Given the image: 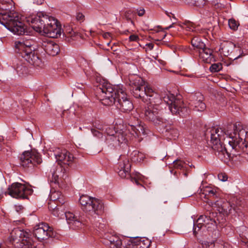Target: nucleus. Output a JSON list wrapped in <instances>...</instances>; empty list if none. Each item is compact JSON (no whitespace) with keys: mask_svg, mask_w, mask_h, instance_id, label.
I'll return each mask as SVG.
<instances>
[{"mask_svg":"<svg viewBox=\"0 0 248 248\" xmlns=\"http://www.w3.org/2000/svg\"><path fill=\"white\" fill-rule=\"evenodd\" d=\"M237 127L234 126V136L230 134L227 137V146L223 142L225 140L226 134L221 128L212 127L208 128L205 132V137L210 139L209 145L221 160L229 158L232 161H237L240 158V155L236 153L240 150L248 154V132L244 129H235Z\"/></svg>","mask_w":248,"mask_h":248,"instance_id":"1","label":"nucleus"},{"mask_svg":"<svg viewBox=\"0 0 248 248\" xmlns=\"http://www.w3.org/2000/svg\"><path fill=\"white\" fill-rule=\"evenodd\" d=\"M98 93L102 97V104L106 106L114 104L120 111L127 113L134 108L132 101L127 98L124 89L121 85H112L103 80L97 88Z\"/></svg>","mask_w":248,"mask_h":248,"instance_id":"2","label":"nucleus"},{"mask_svg":"<svg viewBox=\"0 0 248 248\" xmlns=\"http://www.w3.org/2000/svg\"><path fill=\"white\" fill-rule=\"evenodd\" d=\"M12 0H0V23L15 34L25 33L24 24L17 13L12 11Z\"/></svg>","mask_w":248,"mask_h":248,"instance_id":"3","label":"nucleus"},{"mask_svg":"<svg viewBox=\"0 0 248 248\" xmlns=\"http://www.w3.org/2000/svg\"><path fill=\"white\" fill-rule=\"evenodd\" d=\"M32 28L50 38H58L61 34V28L58 21L52 16L39 12L30 19Z\"/></svg>","mask_w":248,"mask_h":248,"instance_id":"4","label":"nucleus"},{"mask_svg":"<svg viewBox=\"0 0 248 248\" xmlns=\"http://www.w3.org/2000/svg\"><path fill=\"white\" fill-rule=\"evenodd\" d=\"M36 42L33 36L26 35L15 42L16 51L31 65L42 67L43 63L35 50Z\"/></svg>","mask_w":248,"mask_h":248,"instance_id":"5","label":"nucleus"},{"mask_svg":"<svg viewBox=\"0 0 248 248\" xmlns=\"http://www.w3.org/2000/svg\"><path fill=\"white\" fill-rule=\"evenodd\" d=\"M130 91L133 96L140 99L145 102L149 98H155L158 100L159 95L150 86H145L143 79L137 76H131L129 77Z\"/></svg>","mask_w":248,"mask_h":248,"instance_id":"6","label":"nucleus"},{"mask_svg":"<svg viewBox=\"0 0 248 248\" xmlns=\"http://www.w3.org/2000/svg\"><path fill=\"white\" fill-rule=\"evenodd\" d=\"M161 97L157 100L155 98H149V103H147L142 110V113L144 118L155 125H161L165 124L166 120L162 117V110L159 104Z\"/></svg>","mask_w":248,"mask_h":248,"instance_id":"7","label":"nucleus"},{"mask_svg":"<svg viewBox=\"0 0 248 248\" xmlns=\"http://www.w3.org/2000/svg\"><path fill=\"white\" fill-rule=\"evenodd\" d=\"M79 202L83 210L94 218L101 215L104 212L103 203L99 199L82 195L80 196Z\"/></svg>","mask_w":248,"mask_h":248,"instance_id":"8","label":"nucleus"},{"mask_svg":"<svg viewBox=\"0 0 248 248\" xmlns=\"http://www.w3.org/2000/svg\"><path fill=\"white\" fill-rule=\"evenodd\" d=\"M99 129L106 134V141L109 145L116 147L127 141L126 131L122 129L116 131L112 126L109 125H105Z\"/></svg>","mask_w":248,"mask_h":248,"instance_id":"9","label":"nucleus"},{"mask_svg":"<svg viewBox=\"0 0 248 248\" xmlns=\"http://www.w3.org/2000/svg\"><path fill=\"white\" fill-rule=\"evenodd\" d=\"M162 97L163 101L169 106V109L172 114L182 117L188 114L189 109L181 97H176L169 93L162 95Z\"/></svg>","mask_w":248,"mask_h":248,"instance_id":"10","label":"nucleus"},{"mask_svg":"<svg viewBox=\"0 0 248 248\" xmlns=\"http://www.w3.org/2000/svg\"><path fill=\"white\" fill-rule=\"evenodd\" d=\"M31 234L26 230L14 229L10 233L9 240L16 248H25L30 241Z\"/></svg>","mask_w":248,"mask_h":248,"instance_id":"11","label":"nucleus"},{"mask_svg":"<svg viewBox=\"0 0 248 248\" xmlns=\"http://www.w3.org/2000/svg\"><path fill=\"white\" fill-rule=\"evenodd\" d=\"M19 161L23 168H31L42 162L40 155L34 150L24 152L19 157Z\"/></svg>","mask_w":248,"mask_h":248,"instance_id":"12","label":"nucleus"},{"mask_svg":"<svg viewBox=\"0 0 248 248\" xmlns=\"http://www.w3.org/2000/svg\"><path fill=\"white\" fill-rule=\"evenodd\" d=\"M33 190L27 187L25 185L15 183L9 186L5 192V195L8 194L11 197L16 199H27L28 196L31 195Z\"/></svg>","mask_w":248,"mask_h":248,"instance_id":"13","label":"nucleus"},{"mask_svg":"<svg viewBox=\"0 0 248 248\" xmlns=\"http://www.w3.org/2000/svg\"><path fill=\"white\" fill-rule=\"evenodd\" d=\"M115 170L122 178H125L127 176H129L132 182L135 183L137 185L142 186L137 178L130 175L131 164L128 159L125 156L120 157L119 162L116 166Z\"/></svg>","mask_w":248,"mask_h":248,"instance_id":"14","label":"nucleus"},{"mask_svg":"<svg viewBox=\"0 0 248 248\" xmlns=\"http://www.w3.org/2000/svg\"><path fill=\"white\" fill-rule=\"evenodd\" d=\"M33 234L39 240H46L49 237H54L55 232L52 228L45 223L36 225L34 227Z\"/></svg>","mask_w":248,"mask_h":248,"instance_id":"15","label":"nucleus"},{"mask_svg":"<svg viewBox=\"0 0 248 248\" xmlns=\"http://www.w3.org/2000/svg\"><path fill=\"white\" fill-rule=\"evenodd\" d=\"M211 204L212 207L216 208L220 213L224 215H228L231 213L232 209L236 212H238L240 210L237 205L235 206L233 203H231L223 199H219L216 202H211Z\"/></svg>","mask_w":248,"mask_h":248,"instance_id":"16","label":"nucleus"},{"mask_svg":"<svg viewBox=\"0 0 248 248\" xmlns=\"http://www.w3.org/2000/svg\"><path fill=\"white\" fill-rule=\"evenodd\" d=\"M204 97L201 93L191 94L190 96V105L193 110L197 111H203L206 108L204 102Z\"/></svg>","mask_w":248,"mask_h":248,"instance_id":"17","label":"nucleus"},{"mask_svg":"<svg viewBox=\"0 0 248 248\" xmlns=\"http://www.w3.org/2000/svg\"><path fill=\"white\" fill-rule=\"evenodd\" d=\"M55 158L58 164L61 166V171L62 167H63V170L65 171V168L63 165L69 166L74 159L73 155L66 150L58 149L55 154Z\"/></svg>","mask_w":248,"mask_h":248,"instance_id":"18","label":"nucleus"},{"mask_svg":"<svg viewBox=\"0 0 248 248\" xmlns=\"http://www.w3.org/2000/svg\"><path fill=\"white\" fill-rule=\"evenodd\" d=\"M63 213L67 223L70 225L71 228L74 229H79L84 224L82 217H78L72 212L67 211L66 209H64Z\"/></svg>","mask_w":248,"mask_h":248,"instance_id":"19","label":"nucleus"},{"mask_svg":"<svg viewBox=\"0 0 248 248\" xmlns=\"http://www.w3.org/2000/svg\"><path fill=\"white\" fill-rule=\"evenodd\" d=\"M41 46L47 54L52 56L57 55L60 51L59 46L51 40H43Z\"/></svg>","mask_w":248,"mask_h":248,"instance_id":"20","label":"nucleus"},{"mask_svg":"<svg viewBox=\"0 0 248 248\" xmlns=\"http://www.w3.org/2000/svg\"><path fill=\"white\" fill-rule=\"evenodd\" d=\"M201 198L208 200L206 202L209 205L211 206V202H216L215 200L218 198L219 194L216 189L211 187H205L202 190Z\"/></svg>","mask_w":248,"mask_h":248,"instance_id":"21","label":"nucleus"},{"mask_svg":"<svg viewBox=\"0 0 248 248\" xmlns=\"http://www.w3.org/2000/svg\"><path fill=\"white\" fill-rule=\"evenodd\" d=\"M213 51L212 49L207 47L206 46L199 52V56L201 59L206 63H211L214 61V58L213 55Z\"/></svg>","mask_w":248,"mask_h":248,"instance_id":"22","label":"nucleus"},{"mask_svg":"<svg viewBox=\"0 0 248 248\" xmlns=\"http://www.w3.org/2000/svg\"><path fill=\"white\" fill-rule=\"evenodd\" d=\"M127 129L134 137H139L141 134H147L143 126L139 124V122H137V124H129Z\"/></svg>","mask_w":248,"mask_h":248,"instance_id":"23","label":"nucleus"},{"mask_svg":"<svg viewBox=\"0 0 248 248\" xmlns=\"http://www.w3.org/2000/svg\"><path fill=\"white\" fill-rule=\"evenodd\" d=\"M107 244L111 248H121L122 245V240L116 235H110L108 236Z\"/></svg>","mask_w":248,"mask_h":248,"instance_id":"24","label":"nucleus"},{"mask_svg":"<svg viewBox=\"0 0 248 248\" xmlns=\"http://www.w3.org/2000/svg\"><path fill=\"white\" fill-rule=\"evenodd\" d=\"M68 205L67 203L64 204H61L59 205L57 204V206L53 207L51 204H49L48 208L50 210L52 211V214L55 217H61L63 215L64 209H65L66 207H68Z\"/></svg>","mask_w":248,"mask_h":248,"instance_id":"25","label":"nucleus"},{"mask_svg":"<svg viewBox=\"0 0 248 248\" xmlns=\"http://www.w3.org/2000/svg\"><path fill=\"white\" fill-rule=\"evenodd\" d=\"M235 48V45L232 42H227L222 45L219 49L221 53L226 56H231L233 49Z\"/></svg>","mask_w":248,"mask_h":248,"instance_id":"26","label":"nucleus"},{"mask_svg":"<svg viewBox=\"0 0 248 248\" xmlns=\"http://www.w3.org/2000/svg\"><path fill=\"white\" fill-rule=\"evenodd\" d=\"M49 197L50 200L54 202L55 201L57 204H64L67 203L64 202L63 196L61 192L59 191H51Z\"/></svg>","mask_w":248,"mask_h":248,"instance_id":"27","label":"nucleus"},{"mask_svg":"<svg viewBox=\"0 0 248 248\" xmlns=\"http://www.w3.org/2000/svg\"><path fill=\"white\" fill-rule=\"evenodd\" d=\"M206 215H201L198 218L196 221L197 224L194 222H193V234L195 236L196 235L197 232L202 227H205V220L206 219Z\"/></svg>","mask_w":248,"mask_h":248,"instance_id":"28","label":"nucleus"},{"mask_svg":"<svg viewBox=\"0 0 248 248\" xmlns=\"http://www.w3.org/2000/svg\"><path fill=\"white\" fill-rule=\"evenodd\" d=\"M165 135L169 137L170 139L176 140L179 135V132L177 129L173 126H166Z\"/></svg>","mask_w":248,"mask_h":248,"instance_id":"29","label":"nucleus"},{"mask_svg":"<svg viewBox=\"0 0 248 248\" xmlns=\"http://www.w3.org/2000/svg\"><path fill=\"white\" fill-rule=\"evenodd\" d=\"M134 239L137 248H149L151 244V241L145 237H137Z\"/></svg>","mask_w":248,"mask_h":248,"instance_id":"30","label":"nucleus"},{"mask_svg":"<svg viewBox=\"0 0 248 248\" xmlns=\"http://www.w3.org/2000/svg\"><path fill=\"white\" fill-rule=\"evenodd\" d=\"M185 4L193 7H203L206 4V0H180Z\"/></svg>","mask_w":248,"mask_h":248,"instance_id":"31","label":"nucleus"},{"mask_svg":"<svg viewBox=\"0 0 248 248\" xmlns=\"http://www.w3.org/2000/svg\"><path fill=\"white\" fill-rule=\"evenodd\" d=\"M191 43L192 46L195 50L199 52L202 48H204L205 45L202 41L201 39L198 37H193L191 41Z\"/></svg>","mask_w":248,"mask_h":248,"instance_id":"32","label":"nucleus"},{"mask_svg":"<svg viewBox=\"0 0 248 248\" xmlns=\"http://www.w3.org/2000/svg\"><path fill=\"white\" fill-rule=\"evenodd\" d=\"M145 158V155L139 151H134L131 154V159L134 162H140Z\"/></svg>","mask_w":248,"mask_h":248,"instance_id":"33","label":"nucleus"},{"mask_svg":"<svg viewBox=\"0 0 248 248\" xmlns=\"http://www.w3.org/2000/svg\"><path fill=\"white\" fill-rule=\"evenodd\" d=\"M59 176L60 175L57 174V171L53 172L52 174V178L50 181L51 182L58 184L59 186H62V179H64L65 178L63 177H65V178H66L67 176L63 173L62 176V179L61 177L59 178Z\"/></svg>","mask_w":248,"mask_h":248,"instance_id":"34","label":"nucleus"},{"mask_svg":"<svg viewBox=\"0 0 248 248\" xmlns=\"http://www.w3.org/2000/svg\"><path fill=\"white\" fill-rule=\"evenodd\" d=\"M203 248H231L219 243H209L205 242L202 244Z\"/></svg>","mask_w":248,"mask_h":248,"instance_id":"35","label":"nucleus"},{"mask_svg":"<svg viewBox=\"0 0 248 248\" xmlns=\"http://www.w3.org/2000/svg\"><path fill=\"white\" fill-rule=\"evenodd\" d=\"M228 25L229 28L233 30L236 31L239 26V23L234 18H232L228 20Z\"/></svg>","mask_w":248,"mask_h":248,"instance_id":"36","label":"nucleus"},{"mask_svg":"<svg viewBox=\"0 0 248 248\" xmlns=\"http://www.w3.org/2000/svg\"><path fill=\"white\" fill-rule=\"evenodd\" d=\"M240 237L241 238L242 242L248 245V229L246 227H244L243 232L240 234Z\"/></svg>","mask_w":248,"mask_h":248,"instance_id":"37","label":"nucleus"},{"mask_svg":"<svg viewBox=\"0 0 248 248\" xmlns=\"http://www.w3.org/2000/svg\"><path fill=\"white\" fill-rule=\"evenodd\" d=\"M186 163L180 159H177L173 161V167L177 169H184Z\"/></svg>","mask_w":248,"mask_h":248,"instance_id":"38","label":"nucleus"},{"mask_svg":"<svg viewBox=\"0 0 248 248\" xmlns=\"http://www.w3.org/2000/svg\"><path fill=\"white\" fill-rule=\"evenodd\" d=\"M222 69V64L220 62L212 64L210 67V70L211 72H218Z\"/></svg>","mask_w":248,"mask_h":248,"instance_id":"39","label":"nucleus"},{"mask_svg":"<svg viewBox=\"0 0 248 248\" xmlns=\"http://www.w3.org/2000/svg\"><path fill=\"white\" fill-rule=\"evenodd\" d=\"M212 214V216H214V213H210V216H208L206 215V219H204L205 220V227H206L207 225H214V224L216 223L215 220L211 218V215Z\"/></svg>","mask_w":248,"mask_h":248,"instance_id":"40","label":"nucleus"},{"mask_svg":"<svg viewBox=\"0 0 248 248\" xmlns=\"http://www.w3.org/2000/svg\"><path fill=\"white\" fill-rule=\"evenodd\" d=\"M25 248H46V247L44 244L42 243L38 244L35 246L31 239L30 241L28 242V243L27 244V246H25Z\"/></svg>","mask_w":248,"mask_h":248,"instance_id":"41","label":"nucleus"},{"mask_svg":"<svg viewBox=\"0 0 248 248\" xmlns=\"http://www.w3.org/2000/svg\"><path fill=\"white\" fill-rule=\"evenodd\" d=\"M212 5L217 10H220L224 7V4L221 3L218 0H212Z\"/></svg>","mask_w":248,"mask_h":248,"instance_id":"42","label":"nucleus"},{"mask_svg":"<svg viewBox=\"0 0 248 248\" xmlns=\"http://www.w3.org/2000/svg\"><path fill=\"white\" fill-rule=\"evenodd\" d=\"M66 32L67 35H68V37H71L73 40L74 39V38L76 37V36L78 35V34L73 31L72 29H71L70 27L66 29Z\"/></svg>","mask_w":248,"mask_h":248,"instance_id":"43","label":"nucleus"},{"mask_svg":"<svg viewBox=\"0 0 248 248\" xmlns=\"http://www.w3.org/2000/svg\"><path fill=\"white\" fill-rule=\"evenodd\" d=\"M124 248H137L134 239L128 241L124 246Z\"/></svg>","mask_w":248,"mask_h":248,"instance_id":"44","label":"nucleus"},{"mask_svg":"<svg viewBox=\"0 0 248 248\" xmlns=\"http://www.w3.org/2000/svg\"><path fill=\"white\" fill-rule=\"evenodd\" d=\"M78 62L80 63V66H86L88 65V62L82 57H79L78 58Z\"/></svg>","mask_w":248,"mask_h":248,"instance_id":"45","label":"nucleus"},{"mask_svg":"<svg viewBox=\"0 0 248 248\" xmlns=\"http://www.w3.org/2000/svg\"><path fill=\"white\" fill-rule=\"evenodd\" d=\"M91 131L94 136H96L98 138H100L102 137L103 132H102V131L101 130L100 131L95 129H92Z\"/></svg>","mask_w":248,"mask_h":248,"instance_id":"46","label":"nucleus"},{"mask_svg":"<svg viewBox=\"0 0 248 248\" xmlns=\"http://www.w3.org/2000/svg\"><path fill=\"white\" fill-rule=\"evenodd\" d=\"M76 19L78 21L81 22L84 20L85 16L82 13H78L76 16Z\"/></svg>","mask_w":248,"mask_h":248,"instance_id":"47","label":"nucleus"},{"mask_svg":"<svg viewBox=\"0 0 248 248\" xmlns=\"http://www.w3.org/2000/svg\"><path fill=\"white\" fill-rule=\"evenodd\" d=\"M218 178L219 180L221 181L225 182L227 180L228 177L225 173H219L218 175Z\"/></svg>","mask_w":248,"mask_h":248,"instance_id":"48","label":"nucleus"},{"mask_svg":"<svg viewBox=\"0 0 248 248\" xmlns=\"http://www.w3.org/2000/svg\"><path fill=\"white\" fill-rule=\"evenodd\" d=\"M129 39L130 41L138 42L140 40V38L137 35L132 34L129 37Z\"/></svg>","mask_w":248,"mask_h":248,"instance_id":"49","label":"nucleus"},{"mask_svg":"<svg viewBox=\"0 0 248 248\" xmlns=\"http://www.w3.org/2000/svg\"><path fill=\"white\" fill-rule=\"evenodd\" d=\"M136 13H137L139 16H141L144 15L145 10L143 8L138 9L136 10Z\"/></svg>","mask_w":248,"mask_h":248,"instance_id":"50","label":"nucleus"},{"mask_svg":"<svg viewBox=\"0 0 248 248\" xmlns=\"http://www.w3.org/2000/svg\"><path fill=\"white\" fill-rule=\"evenodd\" d=\"M15 210H16V211L18 213H19L20 212H21V211H22V210L23 209V207L22 205H15Z\"/></svg>","mask_w":248,"mask_h":248,"instance_id":"51","label":"nucleus"},{"mask_svg":"<svg viewBox=\"0 0 248 248\" xmlns=\"http://www.w3.org/2000/svg\"><path fill=\"white\" fill-rule=\"evenodd\" d=\"M43 2V0H33V2L37 5H40Z\"/></svg>","mask_w":248,"mask_h":248,"instance_id":"52","label":"nucleus"},{"mask_svg":"<svg viewBox=\"0 0 248 248\" xmlns=\"http://www.w3.org/2000/svg\"><path fill=\"white\" fill-rule=\"evenodd\" d=\"M4 141V138L2 136H0V150L2 149V143Z\"/></svg>","mask_w":248,"mask_h":248,"instance_id":"53","label":"nucleus"},{"mask_svg":"<svg viewBox=\"0 0 248 248\" xmlns=\"http://www.w3.org/2000/svg\"><path fill=\"white\" fill-rule=\"evenodd\" d=\"M192 248H201L200 245L198 243H194L192 245Z\"/></svg>","mask_w":248,"mask_h":248,"instance_id":"54","label":"nucleus"},{"mask_svg":"<svg viewBox=\"0 0 248 248\" xmlns=\"http://www.w3.org/2000/svg\"><path fill=\"white\" fill-rule=\"evenodd\" d=\"M106 227L105 225L104 224H102L101 223H99L98 227V228L100 230H103L104 228Z\"/></svg>","mask_w":248,"mask_h":248,"instance_id":"55","label":"nucleus"},{"mask_svg":"<svg viewBox=\"0 0 248 248\" xmlns=\"http://www.w3.org/2000/svg\"><path fill=\"white\" fill-rule=\"evenodd\" d=\"M150 49H152L154 47V44L152 43H149L146 45Z\"/></svg>","mask_w":248,"mask_h":248,"instance_id":"56","label":"nucleus"},{"mask_svg":"<svg viewBox=\"0 0 248 248\" xmlns=\"http://www.w3.org/2000/svg\"><path fill=\"white\" fill-rule=\"evenodd\" d=\"M174 24V23H172L170 26H169V27H167L166 28H165V30H169V29L171 28H172L173 27V25Z\"/></svg>","mask_w":248,"mask_h":248,"instance_id":"57","label":"nucleus"},{"mask_svg":"<svg viewBox=\"0 0 248 248\" xmlns=\"http://www.w3.org/2000/svg\"><path fill=\"white\" fill-rule=\"evenodd\" d=\"M109 33H108V32H107V33L104 34V37H107L108 36H109Z\"/></svg>","mask_w":248,"mask_h":248,"instance_id":"58","label":"nucleus"},{"mask_svg":"<svg viewBox=\"0 0 248 248\" xmlns=\"http://www.w3.org/2000/svg\"><path fill=\"white\" fill-rule=\"evenodd\" d=\"M184 176L185 177H187V173L186 172H184Z\"/></svg>","mask_w":248,"mask_h":248,"instance_id":"59","label":"nucleus"},{"mask_svg":"<svg viewBox=\"0 0 248 248\" xmlns=\"http://www.w3.org/2000/svg\"><path fill=\"white\" fill-rule=\"evenodd\" d=\"M79 129L80 130H82V128L81 127H80Z\"/></svg>","mask_w":248,"mask_h":248,"instance_id":"60","label":"nucleus"},{"mask_svg":"<svg viewBox=\"0 0 248 248\" xmlns=\"http://www.w3.org/2000/svg\"><path fill=\"white\" fill-rule=\"evenodd\" d=\"M239 57V56H238V57H236L234 58V59H236L238 58Z\"/></svg>","mask_w":248,"mask_h":248,"instance_id":"61","label":"nucleus"},{"mask_svg":"<svg viewBox=\"0 0 248 248\" xmlns=\"http://www.w3.org/2000/svg\"><path fill=\"white\" fill-rule=\"evenodd\" d=\"M176 172H174V175H176Z\"/></svg>","mask_w":248,"mask_h":248,"instance_id":"62","label":"nucleus"},{"mask_svg":"<svg viewBox=\"0 0 248 248\" xmlns=\"http://www.w3.org/2000/svg\"><path fill=\"white\" fill-rule=\"evenodd\" d=\"M0 248H1V244H0Z\"/></svg>","mask_w":248,"mask_h":248,"instance_id":"63","label":"nucleus"},{"mask_svg":"<svg viewBox=\"0 0 248 248\" xmlns=\"http://www.w3.org/2000/svg\"><path fill=\"white\" fill-rule=\"evenodd\" d=\"M168 16L170 17V15H169V14H168Z\"/></svg>","mask_w":248,"mask_h":248,"instance_id":"64","label":"nucleus"}]
</instances>
